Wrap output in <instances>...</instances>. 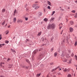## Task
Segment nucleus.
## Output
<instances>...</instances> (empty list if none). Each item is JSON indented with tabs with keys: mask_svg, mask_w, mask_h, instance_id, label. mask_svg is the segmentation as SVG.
Segmentation results:
<instances>
[{
	"mask_svg": "<svg viewBox=\"0 0 77 77\" xmlns=\"http://www.w3.org/2000/svg\"><path fill=\"white\" fill-rule=\"evenodd\" d=\"M54 28H55V25L54 24V23H52V24H49L47 26L48 29H54Z\"/></svg>",
	"mask_w": 77,
	"mask_h": 77,
	"instance_id": "nucleus-1",
	"label": "nucleus"
},
{
	"mask_svg": "<svg viewBox=\"0 0 77 77\" xmlns=\"http://www.w3.org/2000/svg\"><path fill=\"white\" fill-rule=\"evenodd\" d=\"M41 41H44L45 42H46V44H48V40L47 39H46V38H42L41 39Z\"/></svg>",
	"mask_w": 77,
	"mask_h": 77,
	"instance_id": "nucleus-2",
	"label": "nucleus"
},
{
	"mask_svg": "<svg viewBox=\"0 0 77 77\" xmlns=\"http://www.w3.org/2000/svg\"><path fill=\"white\" fill-rule=\"evenodd\" d=\"M62 70H63L64 72H66L69 71V69H67L66 68L64 69V68H62Z\"/></svg>",
	"mask_w": 77,
	"mask_h": 77,
	"instance_id": "nucleus-3",
	"label": "nucleus"
},
{
	"mask_svg": "<svg viewBox=\"0 0 77 77\" xmlns=\"http://www.w3.org/2000/svg\"><path fill=\"white\" fill-rule=\"evenodd\" d=\"M74 30V29H73V28L72 27H70L69 28V32H70V33H72V32H73Z\"/></svg>",
	"mask_w": 77,
	"mask_h": 77,
	"instance_id": "nucleus-4",
	"label": "nucleus"
},
{
	"mask_svg": "<svg viewBox=\"0 0 77 77\" xmlns=\"http://www.w3.org/2000/svg\"><path fill=\"white\" fill-rule=\"evenodd\" d=\"M43 57V55L42 54H40L38 57V59H41Z\"/></svg>",
	"mask_w": 77,
	"mask_h": 77,
	"instance_id": "nucleus-5",
	"label": "nucleus"
},
{
	"mask_svg": "<svg viewBox=\"0 0 77 77\" xmlns=\"http://www.w3.org/2000/svg\"><path fill=\"white\" fill-rule=\"evenodd\" d=\"M16 21H17V18L16 17H14L13 18V22L14 23H16Z\"/></svg>",
	"mask_w": 77,
	"mask_h": 77,
	"instance_id": "nucleus-6",
	"label": "nucleus"
},
{
	"mask_svg": "<svg viewBox=\"0 0 77 77\" xmlns=\"http://www.w3.org/2000/svg\"><path fill=\"white\" fill-rule=\"evenodd\" d=\"M23 22V21L21 20L18 19L17 20V22L18 23H22Z\"/></svg>",
	"mask_w": 77,
	"mask_h": 77,
	"instance_id": "nucleus-7",
	"label": "nucleus"
},
{
	"mask_svg": "<svg viewBox=\"0 0 77 77\" xmlns=\"http://www.w3.org/2000/svg\"><path fill=\"white\" fill-rule=\"evenodd\" d=\"M62 26H63V24H62V23H60L59 25V29H61L62 27Z\"/></svg>",
	"mask_w": 77,
	"mask_h": 77,
	"instance_id": "nucleus-8",
	"label": "nucleus"
},
{
	"mask_svg": "<svg viewBox=\"0 0 77 77\" xmlns=\"http://www.w3.org/2000/svg\"><path fill=\"white\" fill-rule=\"evenodd\" d=\"M74 22L72 21H70V24L71 25H73L74 24Z\"/></svg>",
	"mask_w": 77,
	"mask_h": 77,
	"instance_id": "nucleus-9",
	"label": "nucleus"
},
{
	"mask_svg": "<svg viewBox=\"0 0 77 77\" xmlns=\"http://www.w3.org/2000/svg\"><path fill=\"white\" fill-rule=\"evenodd\" d=\"M47 3H48V4L50 6H51V2H50L49 1H47Z\"/></svg>",
	"mask_w": 77,
	"mask_h": 77,
	"instance_id": "nucleus-10",
	"label": "nucleus"
},
{
	"mask_svg": "<svg viewBox=\"0 0 77 77\" xmlns=\"http://www.w3.org/2000/svg\"><path fill=\"white\" fill-rule=\"evenodd\" d=\"M54 20V17H52L50 20V21H53Z\"/></svg>",
	"mask_w": 77,
	"mask_h": 77,
	"instance_id": "nucleus-11",
	"label": "nucleus"
},
{
	"mask_svg": "<svg viewBox=\"0 0 77 77\" xmlns=\"http://www.w3.org/2000/svg\"><path fill=\"white\" fill-rule=\"evenodd\" d=\"M4 45H5V44H0V48L2 47V46H4Z\"/></svg>",
	"mask_w": 77,
	"mask_h": 77,
	"instance_id": "nucleus-12",
	"label": "nucleus"
},
{
	"mask_svg": "<svg viewBox=\"0 0 77 77\" xmlns=\"http://www.w3.org/2000/svg\"><path fill=\"white\" fill-rule=\"evenodd\" d=\"M41 35V32H39L37 35V36H40Z\"/></svg>",
	"mask_w": 77,
	"mask_h": 77,
	"instance_id": "nucleus-13",
	"label": "nucleus"
},
{
	"mask_svg": "<svg viewBox=\"0 0 77 77\" xmlns=\"http://www.w3.org/2000/svg\"><path fill=\"white\" fill-rule=\"evenodd\" d=\"M42 13H39L38 14V17H41V16L42 15Z\"/></svg>",
	"mask_w": 77,
	"mask_h": 77,
	"instance_id": "nucleus-14",
	"label": "nucleus"
},
{
	"mask_svg": "<svg viewBox=\"0 0 77 77\" xmlns=\"http://www.w3.org/2000/svg\"><path fill=\"white\" fill-rule=\"evenodd\" d=\"M37 6V4H34L32 5L33 8H35L36 6Z\"/></svg>",
	"mask_w": 77,
	"mask_h": 77,
	"instance_id": "nucleus-15",
	"label": "nucleus"
},
{
	"mask_svg": "<svg viewBox=\"0 0 77 77\" xmlns=\"http://www.w3.org/2000/svg\"><path fill=\"white\" fill-rule=\"evenodd\" d=\"M9 33V31L8 30H7L5 32L6 35H8V33Z\"/></svg>",
	"mask_w": 77,
	"mask_h": 77,
	"instance_id": "nucleus-16",
	"label": "nucleus"
},
{
	"mask_svg": "<svg viewBox=\"0 0 77 77\" xmlns=\"http://www.w3.org/2000/svg\"><path fill=\"white\" fill-rule=\"evenodd\" d=\"M8 68H10V69L12 68V65H9Z\"/></svg>",
	"mask_w": 77,
	"mask_h": 77,
	"instance_id": "nucleus-17",
	"label": "nucleus"
},
{
	"mask_svg": "<svg viewBox=\"0 0 77 77\" xmlns=\"http://www.w3.org/2000/svg\"><path fill=\"white\" fill-rule=\"evenodd\" d=\"M44 21H48V19L46 18H45L44 20Z\"/></svg>",
	"mask_w": 77,
	"mask_h": 77,
	"instance_id": "nucleus-18",
	"label": "nucleus"
},
{
	"mask_svg": "<svg viewBox=\"0 0 77 77\" xmlns=\"http://www.w3.org/2000/svg\"><path fill=\"white\" fill-rule=\"evenodd\" d=\"M40 6H38L36 7L35 8V9H38V8H40Z\"/></svg>",
	"mask_w": 77,
	"mask_h": 77,
	"instance_id": "nucleus-19",
	"label": "nucleus"
},
{
	"mask_svg": "<svg viewBox=\"0 0 77 77\" xmlns=\"http://www.w3.org/2000/svg\"><path fill=\"white\" fill-rule=\"evenodd\" d=\"M5 9H3L2 10V12H5Z\"/></svg>",
	"mask_w": 77,
	"mask_h": 77,
	"instance_id": "nucleus-20",
	"label": "nucleus"
},
{
	"mask_svg": "<svg viewBox=\"0 0 77 77\" xmlns=\"http://www.w3.org/2000/svg\"><path fill=\"white\" fill-rule=\"evenodd\" d=\"M61 56L62 57H64V56H65V54H64V53H62V54L61 55Z\"/></svg>",
	"mask_w": 77,
	"mask_h": 77,
	"instance_id": "nucleus-21",
	"label": "nucleus"
},
{
	"mask_svg": "<svg viewBox=\"0 0 77 77\" xmlns=\"http://www.w3.org/2000/svg\"><path fill=\"white\" fill-rule=\"evenodd\" d=\"M57 52H55L54 53V56L55 57H56V56H57Z\"/></svg>",
	"mask_w": 77,
	"mask_h": 77,
	"instance_id": "nucleus-22",
	"label": "nucleus"
},
{
	"mask_svg": "<svg viewBox=\"0 0 77 77\" xmlns=\"http://www.w3.org/2000/svg\"><path fill=\"white\" fill-rule=\"evenodd\" d=\"M67 77H71V75L70 74H69L67 75Z\"/></svg>",
	"mask_w": 77,
	"mask_h": 77,
	"instance_id": "nucleus-23",
	"label": "nucleus"
},
{
	"mask_svg": "<svg viewBox=\"0 0 77 77\" xmlns=\"http://www.w3.org/2000/svg\"><path fill=\"white\" fill-rule=\"evenodd\" d=\"M54 13H55V11H53L52 12V14H51V15L53 16V15H54Z\"/></svg>",
	"mask_w": 77,
	"mask_h": 77,
	"instance_id": "nucleus-24",
	"label": "nucleus"
},
{
	"mask_svg": "<svg viewBox=\"0 0 77 77\" xmlns=\"http://www.w3.org/2000/svg\"><path fill=\"white\" fill-rule=\"evenodd\" d=\"M71 12H72V13H75V10H73L71 11Z\"/></svg>",
	"mask_w": 77,
	"mask_h": 77,
	"instance_id": "nucleus-25",
	"label": "nucleus"
},
{
	"mask_svg": "<svg viewBox=\"0 0 77 77\" xmlns=\"http://www.w3.org/2000/svg\"><path fill=\"white\" fill-rule=\"evenodd\" d=\"M5 63L3 62H1V65H2L3 64H4Z\"/></svg>",
	"mask_w": 77,
	"mask_h": 77,
	"instance_id": "nucleus-26",
	"label": "nucleus"
},
{
	"mask_svg": "<svg viewBox=\"0 0 77 77\" xmlns=\"http://www.w3.org/2000/svg\"><path fill=\"white\" fill-rule=\"evenodd\" d=\"M25 19L26 20V21H27L28 20V18L27 17H25Z\"/></svg>",
	"mask_w": 77,
	"mask_h": 77,
	"instance_id": "nucleus-27",
	"label": "nucleus"
},
{
	"mask_svg": "<svg viewBox=\"0 0 77 77\" xmlns=\"http://www.w3.org/2000/svg\"><path fill=\"white\" fill-rule=\"evenodd\" d=\"M57 68H55V69H52V71H54L56 70V69H57Z\"/></svg>",
	"mask_w": 77,
	"mask_h": 77,
	"instance_id": "nucleus-28",
	"label": "nucleus"
},
{
	"mask_svg": "<svg viewBox=\"0 0 77 77\" xmlns=\"http://www.w3.org/2000/svg\"><path fill=\"white\" fill-rule=\"evenodd\" d=\"M40 75H41V74H37V77H39L40 76Z\"/></svg>",
	"mask_w": 77,
	"mask_h": 77,
	"instance_id": "nucleus-29",
	"label": "nucleus"
},
{
	"mask_svg": "<svg viewBox=\"0 0 77 77\" xmlns=\"http://www.w3.org/2000/svg\"><path fill=\"white\" fill-rule=\"evenodd\" d=\"M5 43L6 44H8V43H9V41H5Z\"/></svg>",
	"mask_w": 77,
	"mask_h": 77,
	"instance_id": "nucleus-30",
	"label": "nucleus"
},
{
	"mask_svg": "<svg viewBox=\"0 0 77 77\" xmlns=\"http://www.w3.org/2000/svg\"><path fill=\"white\" fill-rule=\"evenodd\" d=\"M48 9H51V8H50V6H48Z\"/></svg>",
	"mask_w": 77,
	"mask_h": 77,
	"instance_id": "nucleus-31",
	"label": "nucleus"
},
{
	"mask_svg": "<svg viewBox=\"0 0 77 77\" xmlns=\"http://www.w3.org/2000/svg\"><path fill=\"white\" fill-rule=\"evenodd\" d=\"M77 45V42H75V46H76V45Z\"/></svg>",
	"mask_w": 77,
	"mask_h": 77,
	"instance_id": "nucleus-32",
	"label": "nucleus"
},
{
	"mask_svg": "<svg viewBox=\"0 0 77 77\" xmlns=\"http://www.w3.org/2000/svg\"><path fill=\"white\" fill-rule=\"evenodd\" d=\"M11 51H12L13 52H15V50H13L12 49H11Z\"/></svg>",
	"mask_w": 77,
	"mask_h": 77,
	"instance_id": "nucleus-33",
	"label": "nucleus"
},
{
	"mask_svg": "<svg viewBox=\"0 0 77 77\" xmlns=\"http://www.w3.org/2000/svg\"><path fill=\"white\" fill-rule=\"evenodd\" d=\"M14 14H16L17 13V10H15L14 11Z\"/></svg>",
	"mask_w": 77,
	"mask_h": 77,
	"instance_id": "nucleus-34",
	"label": "nucleus"
},
{
	"mask_svg": "<svg viewBox=\"0 0 77 77\" xmlns=\"http://www.w3.org/2000/svg\"><path fill=\"white\" fill-rule=\"evenodd\" d=\"M69 64H70V63H71V61L70 60L69 62L68 63Z\"/></svg>",
	"mask_w": 77,
	"mask_h": 77,
	"instance_id": "nucleus-35",
	"label": "nucleus"
},
{
	"mask_svg": "<svg viewBox=\"0 0 77 77\" xmlns=\"http://www.w3.org/2000/svg\"><path fill=\"white\" fill-rule=\"evenodd\" d=\"M54 64V63H50V65H53Z\"/></svg>",
	"mask_w": 77,
	"mask_h": 77,
	"instance_id": "nucleus-36",
	"label": "nucleus"
},
{
	"mask_svg": "<svg viewBox=\"0 0 77 77\" xmlns=\"http://www.w3.org/2000/svg\"><path fill=\"white\" fill-rule=\"evenodd\" d=\"M32 60H34V57L33 56L32 57Z\"/></svg>",
	"mask_w": 77,
	"mask_h": 77,
	"instance_id": "nucleus-37",
	"label": "nucleus"
},
{
	"mask_svg": "<svg viewBox=\"0 0 77 77\" xmlns=\"http://www.w3.org/2000/svg\"><path fill=\"white\" fill-rule=\"evenodd\" d=\"M5 23V21H4V22L2 24V25H4Z\"/></svg>",
	"mask_w": 77,
	"mask_h": 77,
	"instance_id": "nucleus-38",
	"label": "nucleus"
},
{
	"mask_svg": "<svg viewBox=\"0 0 77 77\" xmlns=\"http://www.w3.org/2000/svg\"><path fill=\"white\" fill-rule=\"evenodd\" d=\"M36 51H34L33 52V54H36Z\"/></svg>",
	"mask_w": 77,
	"mask_h": 77,
	"instance_id": "nucleus-39",
	"label": "nucleus"
},
{
	"mask_svg": "<svg viewBox=\"0 0 77 77\" xmlns=\"http://www.w3.org/2000/svg\"><path fill=\"white\" fill-rule=\"evenodd\" d=\"M2 39V34H1L0 35V40Z\"/></svg>",
	"mask_w": 77,
	"mask_h": 77,
	"instance_id": "nucleus-40",
	"label": "nucleus"
},
{
	"mask_svg": "<svg viewBox=\"0 0 77 77\" xmlns=\"http://www.w3.org/2000/svg\"><path fill=\"white\" fill-rule=\"evenodd\" d=\"M75 57L76 60H77V56L75 55Z\"/></svg>",
	"mask_w": 77,
	"mask_h": 77,
	"instance_id": "nucleus-41",
	"label": "nucleus"
},
{
	"mask_svg": "<svg viewBox=\"0 0 77 77\" xmlns=\"http://www.w3.org/2000/svg\"><path fill=\"white\" fill-rule=\"evenodd\" d=\"M53 39H54L53 37H52L51 38V41H52V40H53Z\"/></svg>",
	"mask_w": 77,
	"mask_h": 77,
	"instance_id": "nucleus-42",
	"label": "nucleus"
},
{
	"mask_svg": "<svg viewBox=\"0 0 77 77\" xmlns=\"http://www.w3.org/2000/svg\"><path fill=\"white\" fill-rule=\"evenodd\" d=\"M25 68H26V69H28V67H27L26 66H25Z\"/></svg>",
	"mask_w": 77,
	"mask_h": 77,
	"instance_id": "nucleus-43",
	"label": "nucleus"
},
{
	"mask_svg": "<svg viewBox=\"0 0 77 77\" xmlns=\"http://www.w3.org/2000/svg\"><path fill=\"white\" fill-rule=\"evenodd\" d=\"M66 19V22H68V19Z\"/></svg>",
	"mask_w": 77,
	"mask_h": 77,
	"instance_id": "nucleus-44",
	"label": "nucleus"
},
{
	"mask_svg": "<svg viewBox=\"0 0 77 77\" xmlns=\"http://www.w3.org/2000/svg\"><path fill=\"white\" fill-rule=\"evenodd\" d=\"M44 45H45V44H43V45H41V47H42V46H44Z\"/></svg>",
	"mask_w": 77,
	"mask_h": 77,
	"instance_id": "nucleus-45",
	"label": "nucleus"
},
{
	"mask_svg": "<svg viewBox=\"0 0 77 77\" xmlns=\"http://www.w3.org/2000/svg\"><path fill=\"white\" fill-rule=\"evenodd\" d=\"M10 27H11V25H9L8 26V28H10Z\"/></svg>",
	"mask_w": 77,
	"mask_h": 77,
	"instance_id": "nucleus-46",
	"label": "nucleus"
},
{
	"mask_svg": "<svg viewBox=\"0 0 77 77\" xmlns=\"http://www.w3.org/2000/svg\"><path fill=\"white\" fill-rule=\"evenodd\" d=\"M11 60V59H10L9 58H8L7 60V61H9V60Z\"/></svg>",
	"mask_w": 77,
	"mask_h": 77,
	"instance_id": "nucleus-47",
	"label": "nucleus"
},
{
	"mask_svg": "<svg viewBox=\"0 0 77 77\" xmlns=\"http://www.w3.org/2000/svg\"><path fill=\"white\" fill-rule=\"evenodd\" d=\"M13 15H14V16H15V14L14 13L13 14Z\"/></svg>",
	"mask_w": 77,
	"mask_h": 77,
	"instance_id": "nucleus-48",
	"label": "nucleus"
},
{
	"mask_svg": "<svg viewBox=\"0 0 77 77\" xmlns=\"http://www.w3.org/2000/svg\"><path fill=\"white\" fill-rule=\"evenodd\" d=\"M23 68H25V66H22Z\"/></svg>",
	"mask_w": 77,
	"mask_h": 77,
	"instance_id": "nucleus-49",
	"label": "nucleus"
},
{
	"mask_svg": "<svg viewBox=\"0 0 77 77\" xmlns=\"http://www.w3.org/2000/svg\"><path fill=\"white\" fill-rule=\"evenodd\" d=\"M53 51V49L52 48L51 49V51L52 52Z\"/></svg>",
	"mask_w": 77,
	"mask_h": 77,
	"instance_id": "nucleus-50",
	"label": "nucleus"
},
{
	"mask_svg": "<svg viewBox=\"0 0 77 77\" xmlns=\"http://www.w3.org/2000/svg\"><path fill=\"white\" fill-rule=\"evenodd\" d=\"M74 54H72V56H74Z\"/></svg>",
	"mask_w": 77,
	"mask_h": 77,
	"instance_id": "nucleus-51",
	"label": "nucleus"
},
{
	"mask_svg": "<svg viewBox=\"0 0 77 77\" xmlns=\"http://www.w3.org/2000/svg\"><path fill=\"white\" fill-rule=\"evenodd\" d=\"M75 3H77V1H75Z\"/></svg>",
	"mask_w": 77,
	"mask_h": 77,
	"instance_id": "nucleus-52",
	"label": "nucleus"
},
{
	"mask_svg": "<svg viewBox=\"0 0 77 77\" xmlns=\"http://www.w3.org/2000/svg\"><path fill=\"white\" fill-rule=\"evenodd\" d=\"M74 17H75V18H77V16H76V15H75V16H74Z\"/></svg>",
	"mask_w": 77,
	"mask_h": 77,
	"instance_id": "nucleus-53",
	"label": "nucleus"
},
{
	"mask_svg": "<svg viewBox=\"0 0 77 77\" xmlns=\"http://www.w3.org/2000/svg\"><path fill=\"white\" fill-rule=\"evenodd\" d=\"M26 62H29V60H26Z\"/></svg>",
	"mask_w": 77,
	"mask_h": 77,
	"instance_id": "nucleus-54",
	"label": "nucleus"
},
{
	"mask_svg": "<svg viewBox=\"0 0 77 77\" xmlns=\"http://www.w3.org/2000/svg\"><path fill=\"white\" fill-rule=\"evenodd\" d=\"M26 41H29V39H27Z\"/></svg>",
	"mask_w": 77,
	"mask_h": 77,
	"instance_id": "nucleus-55",
	"label": "nucleus"
},
{
	"mask_svg": "<svg viewBox=\"0 0 77 77\" xmlns=\"http://www.w3.org/2000/svg\"><path fill=\"white\" fill-rule=\"evenodd\" d=\"M61 70H62V69H59V70L60 71Z\"/></svg>",
	"mask_w": 77,
	"mask_h": 77,
	"instance_id": "nucleus-56",
	"label": "nucleus"
},
{
	"mask_svg": "<svg viewBox=\"0 0 77 77\" xmlns=\"http://www.w3.org/2000/svg\"><path fill=\"white\" fill-rule=\"evenodd\" d=\"M74 76L75 77V74H74Z\"/></svg>",
	"mask_w": 77,
	"mask_h": 77,
	"instance_id": "nucleus-57",
	"label": "nucleus"
},
{
	"mask_svg": "<svg viewBox=\"0 0 77 77\" xmlns=\"http://www.w3.org/2000/svg\"><path fill=\"white\" fill-rule=\"evenodd\" d=\"M75 15H76V16H77V13H76Z\"/></svg>",
	"mask_w": 77,
	"mask_h": 77,
	"instance_id": "nucleus-58",
	"label": "nucleus"
},
{
	"mask_svg": "<svg viewBox=\"0 0 77 77\" xmlns=\"http://www.w3.org/2000/svg\"><path fill=\"white\" fill-rule=\"evenodd\" d=\"M41 51V50L39 49V51Z\"/></svg>",
	"mask_w": 77,
	"mask_h": 77,
	"instance_id": "nucleus-59",
	"label": "nucleus"
},
{
	"mask_svg": "<svg viewBox=\"0 0 77 77\" xmlns=\"http://www.w3.org/2000/svg\"><path fill=\"white\" fill-rule=\"evenodd\" d=\"M15 38V37H14L13 38V39H14Z\"/></svg>",
	"mask_w": 77,
	"mask_h": 77,
	"instance_id": "nucleus-60",
	"label": "nucleus"
},
{
	"mask_svg": "<svg viewBox=\"0 0 77 77\" xmlns=\"http://www.w3.org/2000/svg\"><path fill=\"white\" fill-rule=\"evenodd\" d=\"M75 27H77V26H75Z\"/></svg>",
	"mask_w": 77,
	"mask_h": 77,
	"instance_id": "nucleus-61",
	"label": "nucleus"
},
{
	"mask_svg": "<svg viewBox=\"0 0 77 77\" xmlns=\"http://www.w3.org/2000/svg\"><path fill=\"white\" fill-rule=\"evenodd\" d=\"M68 9H69V8H68Z\"/></svg>",
	"mask_w": 77,
	"mask_h": 77,
	"instance_id": "nucleus-62",
	"label": "nucleus"
},
{
	"mask_svg": "<svg viewBox=\"0 0 77 77\" xmlns=\"http://www.w3.org/2000/svg\"><path fill=\"white\" fill-rule=\"evenodd\" d=\"M63 32V30H62V32Z\"/></svg>",
	"mask_w": 77,
	"mask_h": 77,
	"instance_id": "nucleus-63",
	"label": "nucleus"
},
{
	"mask_svg": "<svg viewBox=\"0 0 77 77\" xmlns=\"http://www.w3.org/2000/svg\"><path fill=\"white\" fill-rule=\"evenodd\" d=\"M44 11H45V9L44 10Z\"/></svg>",
	"mask_w": 77,
	"mask_h": 77,
	"instance_id": "nucleus-64",
	"label": "nucleus"
}]
</instances>
